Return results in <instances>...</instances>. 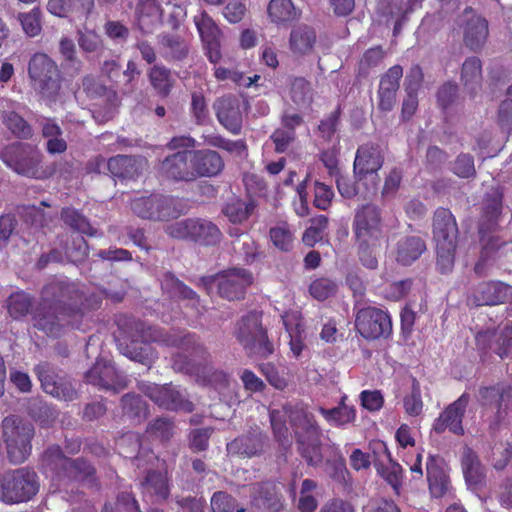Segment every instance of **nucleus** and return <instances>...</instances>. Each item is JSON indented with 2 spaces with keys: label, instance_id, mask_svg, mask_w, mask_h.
I'll use <instances>...</instances> for the list:
<instances>
[{
  "label": "nucleus",
  "instance_id": "c756f323",
  "mask_svg": "<svg viewBox=\"0 0 512 512\" xmlns=\"http://www.w3.org/2000/svg\"><path fill=\"white\" fill-rule=\"evenodd\" d=\"M62 448L57 445L48 446L40 457V467L43 473L50 474L57 481H63L69 463Z\"/></svg>",
  "mask_w": 512,
  "mask_h": 512
},
{
  "label": "nucleus",
  "instance_id": "6e6d98bb",
  "mask_svg": "<svg viewBox=\"0 0 512 512\" xmlns=\"http://www.w3.org/2000/svg\"><path fill=\"white\" fill-rule=\"evenodd\" d=\"M297 451L309 466H319L323 461L321 440L303 439L296 441Z\"/></svg>",
  "mask_w": 512,
  "mask_h": 512
},
{
  "label": "nucleus",
  "instance_id": "3c124183",
  "mask_svg": "<svg viewBox=\"0 0 512 512\" xmlns=\"http://www.w3.org/2000/svg\"><path fill=\"white\" fill-rule=\"evenodd\" d=\"M375 468L381 478L392 487L394 493L400 495L404 479L402 466L389 456V463L387 465L382 463L375 464Z\"/></svg>",
  "mask_w": 512,
  "mask_h": 512
},
{
  "label": "nucleus",
  "instance_id": "864d4df0",
  "mask_svg": "<svg viewBox=\"0 0 512 512\" xmlns=\"http://www.w3.org/2000/svg\"><path fill=\"white\" fill-rule=\"evenodd\" d=\"M33 303V297L24 291L12 293L7 300L8 313L13 319H21L28 315Z\"/></svg>",
  "mask_w": 512,
  "mask_h": 512
},
{
  "label": "nucleus",
  "instance_id": "603ef678",
  "mask_svg": "<svg viewBox=\"0 0 512 512\" xmlns=\"http://www.w3.org/2000/svg\"><path fill=\"white\" fill-rule=\"evenodd\" d=\"M144 493L166 500L169 496V484L165 474L159 471H149L141 483Z\"/></svg>",
  "mask_w": 512,
  "mask_h": 512
},
{
  "label": "nucleus",
  "instance_id": "338daca9",
  "mask_svg": "<svg viewBox=\"0 0 512 512\" xmlns=\"http://www.w3.org/2000/svg\"><path fill=\"white\" fill-rule=\"evenodd\" d=\"M479 241L481 243V251L487 252V254L491 257H495L497 253L503 251L504 249H509L512 251V241H506L499 235H494L493 233H484L478 234Z\"/></svg>",
  "mask_w": 512,
  "mask_h": 512
},
{
  "label": "nucleus",
  "instance_id": "5701e85b",
  "mask_svg": "<svg viewBox=\"0 0 512 512\" xmlns=\"http://www.w3.org/2000/svg\"><path fill=\"white\" fill-rule=\"evenodd\" d=\"M194 181L199 178H213L220 175L225 167L222 156L215 150H190Z\"/></svg>",
  "mask_w": 512,
  "mask_h": 512
},
{
  "label": "nucleus",
  "instance_id": "7c9ffc66",
  "mask_svg": "<svg viewBox=\"0 0 512 512\" xmlns=\"http://www.w3.org/2000/svg\"><path fill=\"white\" fill-rule=\"evenodd\" d=\"M427 250L425 240L420 236H403L395 245V260L402 266H410Z\"/></svg>",
  "mask_w": 512,
  "mask_h": 512
},
{
  "label": "nucleus",
  "instance_id": "0eeeda50",
  "mask_svg": "<svg viewBox=\"0 0 512 512\" xmlns=\"http://www.w3.org/2000/svg\"><path fill=\"white\" fill-rule=\"evenodd\" d=\"M2 429L9 461L12 464L25 462L32 452V439L35 435L33 424L19 416L10 415L3 419Z\"/></svg>",
  "mask_w": 512,
  "mask_h": 512
},
{
  "label": "nucleus",
  "instance_id": "9d476101",
  "mask_svg": "<svg viewBox=\"0 0 512 512\" xmlns=\"http://www.w3.org/2000/svg\"><path fill=\"white\" fill-rule=\"evenodd\" d=\"M237 339L248 356L268 358L274 352V345L269 340L267 331L255 315H247L242 318Z\"/></svg>",
  "mask_w": 512,
  "mask_h": 512
},
{
  "label": "nucleus",
  "instance_id": "de8ad7c7",
  "mask_svg": "<svg viewBox=\"0 0 512 512\" xmlns=\"http://www.w3.org/2000/svg\"><path fill=\"white\" fill-rule=\"evenodd\" d=\"M150 343L138 341H131V344H126L123 347V343H120V349L123 355L129 359L136 361L142 365L150 367L158 358L157 352L153 349Z\"/></svg>",
  "mask_w": 512,
  "mask_h": 512
},
{
  "label": "nucleus",
  "instance_id": "393cba45",
  "mask_svg": "<svg viewBox=\"0 0 512 512\" xmlns=\"http://www.w3.org/2000/svg\"><path fill=\"white\" fill-rule=\"evenodd\" d=\"M250 507L251 512L260 510L280 512L284 507L283 497L274 483L269 481L257 483L250 495Z\"/></svg>",
  "mask_w": 512,
  "mask_h": 512
},
{
  "label": "nucleus",
  "instance_id": "f257e3e1",
  "mask_svg": "<svg viewBox=\"0 0 512 512\" xmlns=\"http://www.w3.org/2000/svg\"><path fill=\"white\" fill-rule=\"evenodd\" d=\"M58 288L66 301L43 302L33 316L34 327L53 338L61 337L67 326L89 329L92 312L100 307L101 300L84 295L73 283H60Z\"/></svg>",
  "mask_w": 512,
  "mask_h": 512
},
{
  "label": "nucleus",
  "instance_id": "49530a36",
  "mask_svg": "<svg viewBox=\"0 0 512 512\" xmlns=\"http://www.w3.org/2000/svg\"><path fill=\"white\" fill-rule=\"evenodd\" d=\"M289 97L298 109H307L313 102L311 84L304 77H293L289 85Z\"/></svg>",
  "mask_w": 512,
  "mask_h": 512
},
{
  "label": "nucleus",
  "instance_id": "473e14b6",
  "mask_svg": "<svg viewBox=\"0 0 512 512\" xmlns=\"http://www.w3.org/2000/svg\"><path fill=\"white\" fill-rule=\"evenodd\" d=\"M163 9L158 0H138L135 8L136 21L139 29L152 33L162 22Z\"/></svg>",
  "mask_w": 512,
  "mask_h": 512
},
{
  "label": "nucleus",
  "instance_id": "39448f33",
  "mask_svg": "<svg viewBox=\"0 0 512 512\" xmlns=\"http://www.w3.org/2000/svg\"><path fill=\"white\" fill-rule=\"evenodd\" d=\"M3 163L21 176L33 179L48 178L50 173L43 167V154L34 146L15 142L0 151Z\"/></svg>",
  "mask_w": 512,
  "mask_h": 512
},
{
  "label": "nucleus",
  "instance_id": "72a5a7b5",
  "mask_svg": "<svg viewBox=\"0 0 512 512\" xmlns=\"http://www.w3.org/2000/svg\"><path fill=\"white\" fill-rule=\"evenodd\" d=\"M348 397L343 395L336 407L324 408L319 407L318 411L323 416L328 424L338 428H345L350 424H354L357 418V411L355 406L347 405Z\"/></svg>",
  "mask_w": 512,
  "mask_h": 512
},
{
  "label": "nucleus",
  "instance_id": "c85d7f7f",
  "mask_svg": "<svg viewBox=\"0 0 512 512\" xmlns=\"http://www.w3.org/2000/svg\"><path fill=\"white\" fill-rule=\"evenodd\" d=\"M426 474L429 491L434 498H442L452 490L450 478L441 465V459L429 455L426 462Z\"/></svg>",
  "mask_w": 512,
  "mask_h": 512
},
{
  "label": "nucleus",
  "instance_id": "1a4fd4ad",
  "mask_svg": "<svg viewBox=\"0 0 512 512\" xmlns=\"http://www.w3.org/2000/svg\"><path fill=\"white\" fill-rule=\"evenodd\" d=\"M166 234L174 239L192 241L203 246H215L222 239L216 224L206 219H185L166 226Z\"/></svg>",
  "mask_w": 512,
  "mask_h": 512
},
{
  "label": "nucleus",
  "instance_id": "9b49d317",
  "mask_svg": "<svg viewBox=\"0 0 512 512\" xmlns=\"http://www.w3.org/2000/svg\"><path fill=\"white\" fill-rule=\"evenodd\" d=\"M384 164V154L376 143L368 142L358 147L353 163V173L357 182L369 179L368 189L377 190L380 184L378 171Z\"/></svg>",
  "mask_w": 512,
  "mask_h": 512
},
{
  "label": "nucleus",
  "instance_id": "a19ab883",
  "mask_svg": "<svg viewBox=\"0 0 512 512\" xmlns=\"http://www.w3.org/2000/svg\"><path fill=\"white\" fill-rule=\"evenodd\" d=\"M158 42L167 60L182 61L188 56L189 45L178 34L162 33L158 36Z\"/></svg>",
  "mask_w": 512,
  "mask_h": 512
},
{
  "label": "nucleus",
  "instance_id": "f704fd0d",
  "mask_svg": "<svg viewBox=\"0 0 512 512\" xmlns=\"http://www.w3.org/2000/svg\"><path fill=\"white\" fill-rule=\"evenodd\" d=\"M460 80L465 91L474 98L482 89V61L477 56L465 59L461 67Z\"/></svg>",
  "mask_w": 512,
  "mask_h": 512
},
{
  "label": "nucleus",
  "instance_id": "f8f14e48",
  "mask_svg": "<svg viewBox=\"0 0 512 512\" xmlns=\"http://www.w3.org/2000/svg\"><path fill=\"white\" fill-rule=\"evenodd\" d=\"M355 329L366 340L387 339L393 330L391 316L375 306L360 308L355 314Z\"/></svg>",
  "mask_w": 512,
  "mask_h": 512
},
{
  "label": "nucleus",
  "instance_id": "bf43d9fd",
  "mask_svg": "<svg viewBox=\"0 0 512 512\" xmlns=\"http://www.w3.org/2000/svg\"><path fill=\"white\" fill-rule=\"evenodd\" d=\"M118 453L126 458L139 461L141 451V436L136 432H128L122 435L117 441Z\"/></svg>",
  "mask_w": 512,
  "mask_h": 512
},
{
  "label": "nucleus",
  "instance_id": "4d7b16f0",
  "mask_svg": "<svg viewBox=\"0 0 512 512\" xmlns=\"http://www.w3.org/2000/svg\"><path fill=\"white\" fill-rule=\"evenodd\" d=\"M436 245V268L441 274H449L455 265L458 243H445Z\"/></svg>",
  "mask_w": 512,
  "mask_h": 512
},
{
  "label": "nucleus",
  "instance_id": "7ed1b4c3",
  "mask_svg": "<svg viewBox=\"0 0 512 512\" xmlns=\"http://www.w3.org/2000/svg\"><path fill=\"white\" fill-rule=\"evenodd\" d=\"M30 88L47 105L55 104L61 98L64 77L56 63L43 52L34 53L27 66Z\"/></svg>",
  "mask_w": 512,
  "mask_h": 512
},
{
  "label": "nucleus",
  "instance_id": "a211bd4d",
  "mask_svg": "<svg viewBox=\"0 0 512 512\" xmlns=\"http://www.w3.org/2000/svg\"><path fill=\"white\" fill-rule=\"evenodd\" d=\"M356 241L377 240L381 234V212L373 204H366L356 210L352 224Z\"/></svg>",
  "mask_w": 512,
  "mask_h": 512
},
{
  "label": "nucleus",
  "instance_id": "e433bc0d",
  "mask_svg": "<svg viewBox=\"0 0 512 512\" xmlns=\"http://www.w3.org/2000/svg\"><path fill=\"white\" fill-rule=\"evenodd\" d=\"M316 41L315 29L302 24L291 30L289 48L293 54L299 56L308 55L313 51Z\"/></svg>",
  "mask_w": 512,
  "mask_h": 512
},
{
  "label": "nucleus",
  "instance_id": "37998d69",
  "mask_svg": "<svg viewBox=\"0 0 512 512\" xmlns=\"http://www.w3.org/2000/svg\"><path fill=\"white\" fill-rule=\"evenodd\" d=\"M63 481L96 484V469L88 460L82 457L76 459L70 458Z\"/></svg>",
  "mask_w": 512,
  "mask_h": 512
},
{
  "label": "nucleus",
  "instance_id": "2f4dec72",
  "mask_svg": "<svg viewBox=\"0 0 512 512\" xmlns=\"http://www.w3.org/2000/svg\"><path fill=\"white\" fill-rule=\"evenodd\" d=\"M461 467L467 486L477 490L485 485L486 473L478 455L469 447L463 451Z\"/></svg>",
  "mask_w": 512,
  "mask_h": 512
},
{
  "label": "nucleus",
  "instance_id": "c9c22d12",
  "mask_svg": "<svg viewBox=\"0 0 512 512\" xmlns=\"http://www.w3.org/2000/svg\"><path fill=\"white\" fill-rule=\"evenodd\" d=\"M489 35L488 21L482 16H473L465 25L463 41L472 51H479Z\"/></svg>",
  "mask_w": 512,
  "mask_h": 512
},
{
  "label": "nucleus",
  "instance_id": "8fccbe9b",
  "mask_svg": "<svg viewBox=\"0 0 512 512\" xmlns=\"http://www.w3.org/2000/svg\"><path fill=\"white\" fill-rule=\"evenodd\" d=\"M149 81L156 93L166 98L171 93L175 80L171 70L163 65H154L148 72Z\"/></svg>",
  "mask_w": 512,
  "mask_h": 512
},
{
  "label": "nucleus",
  "instance_id": "412c9836",
  "mask_svg": "<svg viewBox=\"0 0 512 512\" xmlns=\"http://www.w3.org/2000/svg\"><path fill=\"white\" fill-rule=\"evenodd\" d=\"M194 22L203 43L206 57L211 63L216 65L222 58L221 30L206 12L195 16Z\"/></svg>",
  "mask_w": 512,
  "mask_h": 512
},
{
  "label": "nucleus",
  "instance_id": "b1692460",
  "mask_svg": "<svg viewBox=\"0 0 512 512\" xmlns=\"http://www.w3.org/2000/svg\"><path fill=\"white\" fill-rule=\"evenodd\" d=\"M503 209V193L499 189L487 193L478 220V234L494 233L499 228Z\"/></svg>",
  "mask_w": 512,
  "mask_h": 512
},
{
  "label": "nucleus",
  "instance_id": "2eb2a0df",
  "mask_svg": "<svg viewBox=\"0 0 512 512\" xmlns=\"http://www.w3.org/2000/svg\"><path fill=\"white\" fill-rule=\"evenodd\" d=\"M470 402V395L462 393L455 401L444 408L434 420L432 429L436 434L449 431L454 435L463 436L465 433L463 419Z\"/></svg>",
  "mask_w": 512,
  "mask_h": 512
},
{
  "label": "nucleus",
  "instance_id": "4c0bfd02",
  "mask_svg": "<svg viewBox=\"0 0 512 512\" xmlns=\"http://www.w3.org/2000/svg\"><path fill=\"white\" fill-rule=\"evenodd\" d=\"M40 127L42 136L47 139L46 151L49 154H62L67 150L63 131L55 118H44L40 121Z\"/></svg>",
  "mask_w": 512,
  "mask_h": 512
},
{
  "label": "nucleus",
  "instance_id": "680f3d73",
  "mask_svg": "<svg viewBox=\"0 0 512 512\" xmlns=\"http://www.w3.org/2000/svg\"><path fill=\"white\" fill-rule=\"evenodd\" d=\"M213 512H251L239 506L237 499L225 491H216L211 497Z\"/></svg>",
  "mask_w": 512,
  "mask_h": 512
},
{
  "label": "nucleus",
  "instance_id": "6e6552de",
  "mask_svg": "<svg viewBox=\"0 0 512 512\" xmlns=\"http://www.w3.org/2000/svg\"><path fill=\"white\" fill-rule=\"evenodd\" d=\"M200 282L207 291L215 287L221 298L236 301L245 298L247 289L254 282V276L246 268L230 267L215 275L204 276Z\"/></svg>",
  "mask_w": 512,
  "mask_h": 512
},
{
  "label": "nucleus",
  "instance_id": "f3484780",
  "mask_svg": "<svg viewBox=\"0 0 512 512\" xmlns=\"http://www.w3.org/2000/svg\"><path fill=\"white\" fill-rule=\"evenodd\" d=\"M289 418L295 441L321 438L322 430L315 415L302 405H285L283 407Z\"/></svg>",
  "mask_w": 512,
  "mask_h": 512
},
{
  "label": "nucleus",
  "instance_id": "20e7f679",
  "mask_svg": "<svg viewBox=\"0 0 512 512\" xmlns=\"http://www.w3.org/2000/svg\"><path fill=\"white\" fill-rule=\"evenodd\" d=\"M115 323L120 335L130 341L157 343L165 347L176 348L185 331L177 329H163L149 325L127 314L115 316Z\"/></svg>",
  "mask_w": 512,
  "mask_h": 512
},
{
  "label": "nucleus",
  "instance_id": "ea45409f",
  "mask_svg": "<svg viewBox=\"0 0 512 512\" xmlns=\"http://www.w3.org/2000/svg\"><path fill=\"white\" fill-rule=\"evenodd\" d=\"M379 13L387 19L394 22L393 33L398 34L404 22L408 19V9L404 0H379Z\"/></svg>",
  "mask_w": 512,
  "mask_h": 512
},
{
  "label": "nucleus",
  "instance_id": "cd10ccee",
  "mask_svg": "<svg viewBox=\"0 0 512 512\" xmlns=\"http://www.w3.org/2000/svg\"><path fill=\"white\" fill-rule=\"evenodd\" d=\"M217 120L229 132L234 135L240 134L242 130V112L240 102L236 97H221L214 103Z\"/></svg>",
  "mask_w": 512,
  "mask_h": 512
},
{
  "label": "nucleus",
  "instance_id": "052dcab7",
  "mask_svg": "<svg viewBox=\"0 0 512 512\" xmlns=\"http://www.w3.org/2000/svg\"><path fill=\"white\" fill-rule=\"evenodd\" d=\"M17 20L28 37H36L42 32V12L34 7L29 12L19 13Z\"/></svg>",
  "mask_w": 512,
  "mask_h": 512
},
{
  "label": "nucleus",
  "instance_id": "ddd939ff",
  "mask_svg": "<svg viewBox=\"0 0 512 512\" xmlns=\"http://www.w3.org/2000/svg\"><path fill=\"white\" fill-rule=\"evenodd\" d=\"M475 398L482 411L493 413L494 422L500 423L508 415V402L512 398V387L503 382L480 385Z\"/></svg>",
  "mask_w": 512,
  "mask_h": 512
},
{
  "label": "nucleus",
  "instance_id": "4be33fe9",
  "mask_svg": "<svg viewBox=\"0 0 512 512\" xmlns=\"http://www.w3.org/2000/svg\"><path fill=\"white\" fill-rule=\"evenodd\" d=\"M476 306H496L512 302V285L500 280H487L477 284L472 292Z\"/></svg>",
  "mask_w": 512,
  "mask_h": 512
},
{
  "label": "nucleus",
  "instance_id": "0e129e2a",
  "mask_svg": "<svg viewBox=\"0 0 512 512\" xmlns=\"http://www.w3.org/2000/svg\"><path fill=\"white\" fill-rule=\"evenodd\" d=\"M273 245L283 252H289L293 248L294 235L287 223L272 227L269 231Z\"/></svg>",
  "mask_w": 512,
  "mask_h": 512
},
{
  "label": "nucleus",
  "instance_id": "6ab92c4d",
  "mask_svg": "<svg viewBox=\"0 0 512 512\" xmlns=\"http://www.w3.org/2000/svg\"><path fill=\"white\" fill-rule=\"evenodd\" d=\"M160 175L172 182H194L190 150L177 151L166 156L159 165Z\"/></svg>",
  "mask_w": 512,
  "mask_h": 512
},
{
  "label": "nucleus",
  "instance_id": "aec40b11",
  "mask_svg": "<svg viewBox=\"0 0 512 512\" xmlns=\"http://www.w3.org/2000/svg\"><path fill=\"white\" fill-rule=\"evenodd\" d=\"M143 391L147 397L161 408L188 413L194 410V404L187 400L182 393L172 385L159 386L156 384H148Z\"/></svg>",
  "mask_w": 512,
  "mask_h": 512
},
{
  "label": "nucleus",
  "instance_id": "e2e57ef3",
  "mask_svg": "<svg viewBox=\"0 0 512 512\" xmlns=\"http://www.w3.org/2000/svg\"><path fill=\"white\" fill-rule=\"evenodd\" d=\"M109 172L118 178H129L135 172V161L128 155H116L107 161Z\"/></svg>",
  "mask_w": 512,
  "mask_h": 512
},
{
  "label": "nucleus",
  "instance_id": "69168bd1",
  "mask_svg": "<svg viewBox=\"0 0 512 512\" xmlns=\"http://www.w3.org/2000/svg\"><path fill=\"white\" fill-rule=\"evenodd\" d=\"M157 199L158 194L136 198L131 202V209L143 219L155 220V216H158Z\"/></svg>",
  "mask_w": 512,
  "mask_h": 512
},
{
  "label": "nucleus",
  "instance_id": "13d9d810",
  "mask_svg": "<svg viewBox=\"0 0 512 512\" xmlns=\"http://www.w3.org/2000/svg\"><path fill=\"white\" fill-rule=\"evenodd\" d=\"M5 127L19 139H30L33 136L31 125L18 113L6 112L3 116Z\"/></svg>",
  "mask_w": 512,
  "mask_h": 512
},
{
  "label": "nucleus",
  "instance_id": "dca6fc26",
  "mask_svg": "<svg viewBox=\"0 0 512 512\" xmlns=\"http://www.w3.org/2000/svg\"><path fill=\"white\" fill-rule=\"evenodd\" d=\"M42 389L51 396L72 401L77 398V391L66 377L56 373L54 367L49 362H41L34 367Z\"/></svg>",
  "mask_w": 512,
  "mask_h": 512
},
{
  "label": "nucleus",
  "instance_id": "774afa93",
  "mask_svg": "<svg viewBox=\"0 0 512 512\" xmlns=\"http://www.w3.org/2000/svg\"><path fill=\"white\" fill-rule=\"evenodd\" d=\"M146 432L162 442L169 441L174 433V423L165 417L154 419L147 426Z\"/></svg>",
  "mask_w": 512,
  "mask_h": 512
},
{
  "label": "nucleus",
  "instance_id": "f03ea898",
  "mask_svg": "<svg viewBox=\"0 0 512 512\" xmlns=\"http://www.w3.org/2000/svg\"><path fill=\"white\" fill-rule=\"evenodd\" d=\"M180 351L172 355L175 371L194 376L203 386L221 391L229 386V375L211 365V354L200 337L185 331L177 347Z\"/></svg>",
  "mask_w": 512,
  "mask_h": 512
},
{
  "label": "nucleus",
  "instance_id": "79ce46f5",
  "mask_svg": "<svg viewBox=\"0 0 512 512\" xmlns=\"http://www.w3.org/2000/svg\"><path fill=\"white\" fill-rule=\"evenodd\" d=\"M233 250L246 265H253L265 258V253L261 250L260 245L249 235L234 240Z\"/></svg>",
  "mask_w": 512,
  "mask_h": 512
},
{
  "label": "nucleus",
  "instance_id": "4468645a",
  "mask_svg": "<svg viewBox=\"0 0 512 512\" xmlns=\"http://www.w3.org/2000/svg\"><path fill=\"white\" fill-rule=\"evenodd\" d=\"M85 381L88 384L103 390H111L118 393L128 385L125 374L119 372L115 365L102 357L97 358L93 366L85 373Z\"/></svg>",
  "mask_w": 512,
  "mask_h": 512
},
{
  "label": "nucleus",
  "instance_id": "a878e982",
  "mask_svg": "<svg viewBox=\"0 0 512 512\" xmlns=\"http://www.w3.org/2000/svg\"><path fill=\"white\" fill-rule=\"evenodd\" d=\"M264 445L265 436L260 428L255 427L227 443L226 449L232 455L241 458H252L262 454Z\"/></svg>",
  "mask_w": 512,
  "mask_h": 512
},
{
  "label": "nucleus",
  "instance_id": "58836bf2",
  "mask_svg": "<svg viewBox=\"0 0 512 512\" xmlns=\"http://www.w3.org/2000/svg\"><path fill=\"white\" fill-rule=\"evenodd\" d=\"M267 13L270 21L278 26H287L300 17L291 0H270Z\"/></svg>",
  "mask_w": 512,
  "mask_h": 512
},
{
  "label": "nucleus",
  "instance_id": "a18cd8bd",
  "mask_svg": "<svg viewBox=\"0 0 512 512\" xmlns=\"http://www.w3.org/2000/svg\"><path fill=\"white\" fill-rule=\"evenodd\" d=\"M257 203L254 199L248 200L233 198L223 208L224 215L234 224L246 221L255 211Z\"/></svg>",
  "mask_w": 512,
  "mask_h": 512
},
{
  "label": "nucleus",
  "instance_id": "423d86ee",
  "mask_svg": "<svg viewBox=\"0 0 512 512\" xmlns=\"http://www.w3.org/2000/svg\"><path fill=\"white\" fill-rule=\"evenodd\" d=\"M39 477L30 467H20L0 474V500L7 504L30 501L39 492Z\"/></svg>",
  "mask_w": 512,
  "mask_h": 512
},
{
  "label": "nucleus",
  "instance_id": "c03bdc74",
  "mask_svg": "<svg viewBox=\"0 0 512 512\" xmlns=\"http://www.w3.org/2000/svg\"><path fill=\"white\" fill-rule=\"evenodd\" d=\"M161 287L171 297H177L183 300H189L194 306H199V296L197 293L179 280L172 272H166L161 279Z\"/></svg>",
  "mask_w": 512,
  "mask_h": 512
},
{
  "label": "nucleus",
  "instance_id": "5fc2aeb1",
  "mask_svg": "<svg viewBox=\"0 0 512 512\" xmlns=\"http://www.w3.org/2000/svg\"><path fill=\"white\" fill-rule=\"evenodd\" d=\"M121 407L125 415L131 419L142 421L148 416V407L140 395L125 394L121 398Z\"/></svg>",
  "mask_w": 512,
  "mask_h": 512
},
{
  "label": "nucleus",
  "instance_id": "bb28decb",
  "mask_svg": "<svg viewBox=\"0 0 512 512\" xmlns=\"http://www.w3.org/2000/svg\"><path fill=\"white\" fill-rule=\"evenodd\" d=\"M432 234L435 244L458 243L459 228L450 209L438 207L434 211Z\"/></svg>",
  "mask_w": 512,
  "mask_h": 512
},
{
  "label": "nucleus",
  "instance_id": "09e8293b",
  "mask_svg": "<svg viewBox=\"0 0 512 512\" xmlns=\"http://www.w3.org/2000/svg\"><path fill=\"white\" fill-rule=\"evenodd\" d=\"M61 220L73 230L90 237L98 236V230L79 210L73 207H64L60 213Z\"/></svg>",
  "mask_w": 512,
  "mask_h": 512
}]
</instances>
